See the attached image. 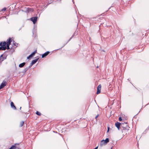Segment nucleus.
I'll list each match as a JSON object with an SVG mask.
<instances>
[{"label":"nucleus","mask_w":149,"mask_h":149,"mask_svg":"<svg viewBox=\"0 0 149 149\" xmlns=\"http://www.w3.org/2000/svg\"><path fill=\"white\" fill-rule=\"evenodd\" d=\"M109 141V140L108 138H107L105 140H102L101 141L100 144V146L101 147H102L103 145H105L107 144Z\"/></svg>","instance_id":"7ed1b4c3"},{"label":"nucleus","mask_w":149,"mask_h":149,"mask_svg":"<svg viewBox=\"0 0 149 149\" xmlns=\"http://www.w3.org/2000/svg\"><path fill=\"white\" fill-rule=\"evenodd\" d=\"M98 148V146H97L96 147H95L94 149H97Z\"/></svg>","instance_id":"5701e85b"},{"label":"nucleus","mask_w":149,"mask_h":149,"mask_svg":"<svg viewBox=\"0 0 149 149\" xmlns=\"http://www.w3.org/2000/svg\"><path fill=\"white\" fill-rule=\"evenodd\" d=\"M21 108H22V107H20V109H21Z\"/></svg>","instance_id":"393cba45"},{"label":"nucleus","mask_w":149,"mask_h":149,"mask_svg":"<svg viewBox=\"0 0 149 149\" xmlns=\"http://www.w3.org/2000/svg\"><path fill=\"white\" fill-rule=\"evenodd\" d=\"M6 84L7 82L6 81H3L1 84V89L5 86L6 85Z\"/></svg>","instance_id":"423d86ee"},{"label":"nucleus","mask_w":149,"mask_h":149,"mask_svg":"<svg viewBox=\"0 0 149 149\" xmlns=\"http://www.w3.org/2000/svg\"><path fill=\"white\" fill-rule=\"evenodd\" d=\"M36 114H37V115H39V116H40L41 115V113L40 112H38V111H37L36 112Z\"/></svg>","instance_id":"f3484780"},{"label":"nucleus","mask_w":149,"mask_h":149,"mask_svg":"<svg viewBox=\"0 0 149 149\" xmlns=\"http://www.w3.org/2000/svg\"><path fill=\"white\" fill-rule=\"evenodd\" d=\"M50 53L49 51L46 52L45 53L43 54L42 56V58H44L47 56Z\"/></svg>","instance_id":"9d476101"},{"label":"nucleus","mask_w":149,"mask_h":149,"mask_svg":"<svg viewBox=\"0 0 149 149\" xmlns=\"http://www.w3.org/2000/svg\"><path fill=\"white\" fill-rule=\"evenodd\" d=\"M2 56H3V55L2 54L1 55V56H0V57H1V61H3V60L4 59H5L6 58H4V59H3L2 60H1V59H2Z\"/></svg>","instance_id":"a211bd4d"},{"label":"nucleus","mask_w":149,"mask_h":149,"mask_svg":"<svg viewBox=\"0 0 149 149\" xmlns=\"http://www.w3.org/2000/svg\"><path fill=\"white\" fill-rule=\"evenodd\" d=\"M31 11H33V9H31V8L29 9H29H28V12H29V11H31Z\"/></svg>","instance_id":"6ab92c4d"},{"label":"nucleus","mask_w":149,"mask_h":149,"mask_svg":"<svg viewBox=\"0 0 149 149\" xmlns=\"http://www.w3.org/2000/svg\"><path fill=\"white\" fill-rule=\"evenodd\" d=\"M24 124V122L23 121H21L20 123V127H22L23 126Z\"/></svg>","instance_id":"2eb2a0df"},{"label":"nucleus","mask_w":149,"mask_h":149,"mask_svg":"<svg viewBox=\"0 0 149 149\" xmlns=\"http://www.w3.org/2000/svg\"><path fill=\"white\" fill-rule=\"evenodd\" d=\"M13 43L14 46H15L16 47H17L18 45V43H16L14 40H13Z\"/></svg>","instance_id":"4468645a"},{"label":"nucleus","mask_w":149,"mask_h":149,"mask_svg":"<svg viewBox=\"0 0 149 149\" xmlns=\"http://www.w3.org/2000/svg\"><path fill=\"white\" fill-rule=\"evenodd\" d=\"M25 62H23L22 63H21L19 65V67H20V68H22L25 65Z\"/></svg>","instance_id":"f8f14e48"},{"label":"nucleus","mask_w":149,"mask_h":149,"mask_svg":"<svg viewBox=\"0 0 149 149\" xmlns=\"http://www.w3.org/2000/svg\"><path fill=\"white\" fill-rule=\"evenodd\" d=\"M98 116V115H97L95 117V119H97V117Z\"/></svg>","instance_id":"4be33fe9"},{"label":"nucleus","mask_w":149,"mask_h":149,"mask_svg":"<svg viewBox=\"0 0 149 149\" xmlns=\"http://www.w3.org/2000/svg\"><path fill=\"white\" fill-rule=\"evenodd\" d=\"M29 67L28 68H25L24 70L26 71L29 68Z\"/></svg>","instance_id":"aec40b11"},{"label":"nucleus","mask_w":149,"mask_h":149,"mask_svg":"<svg viewBox=\"0 0 149 149\" xmlns=\"http://www.w3.org/2000/svg\"><path fill=\"white\" fill-rule=\"evenodd\" d=\"M37 17H33L30 18V20L35 24L37 21Z\"/></svg>","instance_id":"39448f33"},{"label":"nucleus","mask_w":149,"mask_h":149,"mask_svg":"<svg viewBox=\"0 0 149 149\" xmlns=\"http://www.w3.org/2000/svg\"><path fill=\"white\" fill-rule=\"evenodd\" d=\"M12 41V40L10 38H9L7 40V42H4L3 43H2V42H1V50H4L6 49H10L9 45Z\"/></svg>","instance_id":"f257e3e1"},{"label":"nucleus","mask_w":149,"mask_h":149,"mask_svg":"<svg viewBox=\"0 0 149 149\" xmlns=\"http://www.w3.org/2000/svg\"><path fill=\"white\" fill-rule=\"evenodd\" d=\"M39 59V58H37L35 60H32L31 63V65L29 66V68H30L33 65L35 64L37 61Z\"/></svg>","instance_id":"20e7f679"},{"label":"nucleus","mask_w":149,"mask_h":149,"mask_svg":"<svg viewBox=\"0 0 149 149\" xmlns=\"http://www.w3.org/2000/svg\"><path fill=\"white\" fill-rule=\"evenodd\" d=\"M101 84L99 85L97 87V94H98L100 93V91H101Z\"/></svg>","instance_id":"0eeeda50"},{"label":"nucleus","mask_w":149,"mask_h":149,"mask_svg":"<svg viewBox=\"0 0 149 149\" xmlns=\"http://www.w3.org/2000/svg\"><path fill=\"white\" fill-rule=\"evenodd\" d=\"M120 127L121 128L122 127L123 128V129H121L122 133L125 132H127L130 128L129 126L127 125V123H125L124 124H121Z\"/></svg>","instance_id":"f03ea898"},{"label":"nucleus","mask_w":149,"mask_h":149,"mask_svg":"<svg viewBox=\"0 0 149 149\" xmlns=\"http://www.w3.org/2000/svg\"><path fill=\"white\" fill-rule=\"evenodd\" d=\"M15 144L12 146L9 149H15L16 148V147L15 146Z\"/></svg>","instance_id":"ddd939ff"},{"label":"nucleus","mask_w":149,"mask_h":149,"mask_svg":"<svg viewBox=\"0 0 149 149\" xmlns=\"http://www.w3.org/2000/svg\"><path fill=\"white\" fill-rule=\"evenodd\" d=\"M6 10V8H3L1 10V12L5 11Z\"/></svg>","instance_id":"dca6fc26"},{"label":"nucleus","mask_w":149,"mask_h":149,"mask_svg":"<svg viewBox=\"0 0 149 149\" xmlns=\"http://www.w3.org/2000/svg\"><path fill=\"white\" fill-rule=\"evenodd\" d=\"M37 52V50H35L34 52H33L32 54L30 55L27 57V59H29L30 58L33 57L35 54Z\"/></svg>","instance_id":"6e6552de"},{"label":"nucleus","mask_w":149,"mask_h":149,"mask_svg":"<svg viewBox=\"0 0 149 149\" xmlns=\"http://www.w3.org/2000/svg\"><path fill=\"white\" fill-rule=\"evenodd\" d=\"M119 120L120 121H121L122 120V119L120 117H119Z\"/></svg>","instance_id":"412c9836"},{"label":"nucleus","mask_w":149,"mask_h":149,"mask_svg":"<svg viewBox=\"0 0 149 149\" xmlns=\"http://www.w3.org/2000/svg\"><path fill=\"white\" fill-rule=\"evenodd\" d=\"M10 105L11 108L14 109L16 110V108L15 106L14 103L13 102H11L10 103Z\"/></svg>","instance_id":"9b49d317"},{"label":"nucleus","mask_w":149,"mask_h":149,"mask_svg":"<svg viewBox=\"0 0 149 149\" xmlns=\"http://www.w3.org/2000/svg\"><path fill=\"white\" fill-rule=\"evenodd\" d=\"M121 123L118 122H117L115 123V126L117 127L118 130H120V127L121 126Z\"/></svg>","instance_id":"1a4fd4ad"},{"label":"nucleus","mask_w":149,"mask_h":149,"mask_svg":"<svg viewBox=\"0 0 149 149\" xmlns=\"http://www.w3.org/2000/svg\"><path fill=\"white\" fill-rule=\"evenodd\" d=\"M109 127H108V130H107V132H108L109 130Z\"/></svg>","instance_id":"b1692460"},{"label":"nucleus","mask_w":149,"mask_h":149,"mask_svg":"<svg viewBox=\"0 0 149 149\" xmlns=\"http://www.w3.org/2000/svg\"><path fill=\"white\" fill-rule=\"evenodd\" d=\"M125 132L126 133V134H127V133H126V132H125L124 133H125Z\"/></svg>","instance_id":"bb28decb"},{"label":"nucleus","mask_w":149,"mask_h":149,"mask_svg":"<svg viewBox=\"0 0 149 149\" xmlns=\"http://www.w3.org/2000/svg\"><path fill=\"white\" fill-rule=\"evenodd\" d=\"M72 38V37H71L70 38V39H71Z\"/></svg>","instance_id":"a878e982"}]
</instances>
